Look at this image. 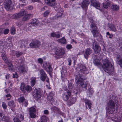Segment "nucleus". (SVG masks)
<instances>
[{"instance_id":"f257e3e1","label":"nucleus","mask_w":122,"mask_h":122,"mask_svg":"<svg viewBox=\"0 0 122 122\" xmlns=\"http://www.w3.org/2000/svg\"><path fill=\"white\" fill-rule=\"evenodd\" d=\"M103 65L102 67L105 72L111 73L113 71L114 68L108 59L106 58L102 60Z\"/></svg>"},{"instance_id":"f03ea898","label":"nucleus","mask_w":122,"mask_h":122,"mask_svg":"<svg viewBox=\"0 0 122 122\" xmlns=\"http://www.w3.org/2000/svg\"><path fill=\"white\" fill-rule=\"evenodd\" d=\"M26 12L24 10V9H21L20 12L17 14H15L13 15L12 16V18L13 19H17L21 17L22 16L25 15L22 20L23 21H25L29 20L30 18L31 14H26Z\"/></svg>"},{"instance_id":"7ed1b4c3","label":"nucleus","mask_w":122,"mask_h":122,"mask_svg":"<svg viewBox=\"0 0 122 122\" xmlns=\"http://www.w3.org/2000/svg\"><path fill=\"white\" fill-rule=\"evenodd\" d=\"M78 74L76 76H78L81 77H83L86 74L88 73L85 66L82 64H79L78 65Z\"/></svg>"},{"instance_id":"20e7f679","label":"nucleus","mask_w":122,"mask_h":122,"mask_svg":"<svg viewBox=\"0 0 122 122\" xmlns=\"http://www.w3.org/2000/svg\"><path fill=\"white\" fill-rule=\"evenodd\" d=\"M85 78L84 77H81L79 76H76V83L77 84H80L81 86L83 88H85L87 86L86 83L84 81Z\"/></svg>"},{"instance_id":"39448f33","label":"nucleus","mask_w":122,"mask_h":122,"mask_svg":"<svg viewBox=\"0 0 122 122\" xmlns=\"http://www.w3.org/2000/svg\"><path fill=\"white\" fill-rule=\"evenodd\" d=\"M96 24L93 23L90 25V30L94 37H97L99 35V33L97 30Z\"/></svg>"},{"instance_id":"423d86ee","label":"nucleus","mask_w":122,"mask_h":122,"mask_svg":"<svg viewBox=\"0 0 122 122\" xmlns=\"http://www.w3.org/2000/svg\"><path fill=\"white\" fill-rule=\"evenodd\" d=\"M4 6L7 10L10 11L13 9V4L11 0H5L4 2Z\"/></svg>"},{"instance_id":"0eeeda50","label":"nucleus","mask_w":122,"mask_h":122,"mask_svg":"<svg viewBox=\"0 0 122 122\" xmlns=\"http://www.w3.org/2000/svg\"><path fill=\"white\" fill-rule=\"evenodd\" d=\"M42 67L47 72H51L52 71V69L51 64L48 62H44L43 63Z\"/></svg>"},{"instance_id":"6e6552de","label":"nucleus","mask_w":122,"mask_h":122,"mask_svg":"<svg viewBox=\"0 0 122 122\" xmlns=\"http://www.w3.org/2000/svg\"><path fill=\"white\" fill-rule=\"evenodd\" d=\"M33 97L36 99H38L41 97V90L40 89H35L33 92Z\"/></svg>"},{"instance_id":"1a4fd4ad","label":"nucleus","mask_w":122,"mask_h":122,"mask_svg":"<svg viewBox=\"0 0 122 122\" xmlns=\"http://www.w3.org/2000/svg\"><path fill=\"white\" fill-rule=\"evenodd\" d=\"M20 89L21 90L24 92L26 91L28 92H29L32 90V88L29 85L25 86L23 83H21V84Z\"/></svg>"},{"instance_id":"9d476101","label":"nucleus","mask_w":122,"mask_h":122,"mask_svg":"<svg viewBox=\"0 0 122 122\" xmlns=\"http://www.w3.org/2000/svg\"><path fill=\"white\" fill-rule=\"evenodd\" d=\"M30 46L33 48L38 47L41 45V43L38 40H36L32 41L30 44Z\"/></svg>"},{"instance_id":"9b49d317","label":"nucleus","mask_w":122,"mask_h":122,"mask_svg":"<svg viewBox=\"0 0 122 122\" xmlns=\"http://www.w3.org/2000/svg\"><path fill=\"white\" fill-rule=\"evenodd\" d=\"M39 71L41 75L40 79L41 80L44 81L47 78V75L43 69H41Z\"/></svg>"},{"instance_id":"f8f14e48","label":"nucleus","mask_w":122,"mask_h":122,"mask_svg":"<svg viewBox=\"0 0 122 122\" xmlns=\"http://www.w3.org/2000/svg\"><path fill=\"white\" fill-rule=\"evenodd\" d=\"M71 94L70 92L65 91L62 94V97L64 100L66 101H67L69 98Z\"/></svg>"},{"instance_id":"ddd939ff","label":"nucleus","mask_w":122,"mask_h":122,"mask_svg":"<svg viewBox=\"0 0 122 122\" xmlns=\"http://www.w3.org/2000/svg\"><path fill=\"white\" fill-rule=\"evenodd\" d=\"M65 53V51L62 48H59L57 49L55 52L57 56H61L64 55Z\"/></svg>"},{"instance_id":"4468645a","label":"nucleus","mask_w":122,"mask_h":122,"mask_svg":"<svg viewBox=\"0 0 122 122\" xmlns=\"http://www.w3.org/2000/svg\"><path fill=\"white\" fill-rule=\"evenodd\" d=\"M83 100L85 103L86 108H89L91 110L92 105L91 101L86 98L83 99Z\"/></svg>"},{"instance_id":"2eb2a0df","label":"nucleus","mask_w":122,"mask_h":122,"mask_svg":"<svg viewBox=\"0 0 122 122\" xmlns=\"http://www.w3.org/2000/svg\"><path fill=\"white\" fill-rule=\"evenodd\" d=\"M54 92H51L49 94L48 97V100L50 102L52 103L54 101Z\"/></svg>"},{"instance_id":"dca6fc26","label":"nucleus","mask_w":122,"mask_h":122,"mask_svg":"<svg viewBox=\"0 0 122 122\" xmlns=\"http://www.w3.org/2000/svg\"><path fill=\"white\" fill-rule=\"evenodd\" d=\"M30 24L33 26L40 25L39 21L38 19H32Z\"/></svg>"},{"instance_id":"f3484780","label":"nucleus","mask_w":122,"mask_h":122,"mask_svg":"<svg viewBox=\"0 0 122 122\" xmlns=\"http://www.w3.org/2000/svg\"><path fill=\"white\" fill-rule=\"evenodd\" d=\"M107 107L108 108L113 109L115 107V102L112 100H109L107 102Z\"/></svg>"},{"instance_id":"a211bd4d","label":"nucleus","mask_w":122,"mask_h":122,"mask_svg":"<svg viewBox=\"0 0 122 122\" xmlns=\"http://www.w3.org/2000/svg\"><path fill=\"white\" fill-rule=\"evenodd\" d=\"M91 3L92 6L96 7V8L98 9L100 6V3L96 0H91Z\"/></svg>"},{"instance_id":"6ab92c4d","label":"nucleus","mask_w":122,"mask_h":122,"mask_svg":"<svg viewBox=\"0 0 122 122\" xmlns=\"http://www.w3.org/2000/svg\"><path fill=\"white\" fill-rule=\"evenodd\" d=\"M89 0H83L81 2V6L82 8H85L87 9L88 6L89 4Z\"/></svg>"},{"instance_id":"aec40b11","label":"nucleus","mask_w":122,"mask_h":122,"mask_svg":"<svg viewBox=\"0 0 122 122\" xmlns=\"http://www.w3.org/2000/svg\"><path fill=\"white\" fill-rule=\"evenodd\" d=\"M76 101V99L75 97H71L67 100V104L68 105L70 106L74 103Z\"/></svg>"},{"instance_id":"412c9836","label":"nucleus","mask_w":122,"mask_h":122,"mask_svg":"<svg viewBox=\"0 0 122 122\" xmlns=\"http://www.w3.org/2000/svg\"><path fill=\"white\" fill-rule=\"evenodd\" d=\"M55 0H45V2L51 6H53L55 5Z\"/></svg>"},{"instance_id":"4be33fe9","label":"nucleus","mask_w":122,"mask_h":122,"mask_svg":"<svg viewBox=\"0 0 122 122\" xmlns=\"http://www.w3.org/2000/svg\"><path fill=\"white\" fill-rule=\"evenodd\" d=\"M92 52V50L90 48H88L86 50L85 54L84 55L85 58L86 59L87 58L88 56L90 55Z\"/></svg>"},{"instance_id":"5701e85b","label":"nucleus","mask_w":122,"mask_h":122,"mask_svg":"<svg viewBox=\"0 0 122 122\" xmlns=\"http://www.w3.org/2000/svg\"><path fill=\"white\" fill-rule=\"evenodd\" d=\"M108 27L110 29V30L113 32H116L117 30L114 25L111 23H109L108 24Z\"/></svg>"},{"instance_id":"b1692460","label":"nucleus","mask_w":122,"mask_h":122,"mask_svg":"<svg viewBox=\"0 0 122 122\" xmlns=\"http://www.w3.org/2000/svg\"><path fill=\"white\" fill-rule=\"evenodd\" d=\"M8 105L12 110L15 106L14 101L13 100L9 102L8 103Z\"/></svg>"},{"instance_id":"393cba45","label":"nucleus","mask_w":122,"mask_h":122,"mask_svg":"<svg viewBox=\"0 0 122 122\" xmlns=\"http://www.w3.org/2000/svg\"><path fill=\"white\" fill-rule=\"evenodd\" d=\"M93 92L94 91L92 88L90 87L88 88L87 91V94L88 95H89V97L92 96Z\"/></svg>"},{"instance_id":"a878e982","label":"nucleus","mask_w":122,"mask_h":122,"mask_svg":"<svg viewBox=\"0 0 122 122\" xmlns=\"http://www.w3.org/2000/svg\"><path fill=\"white\" fill-rule=\"evenodd\" d=\"M30 83L32 86H33L35 85L36 83V78L32 77L30 78Z\"/></svg>"},{"instance_id":"bb28decb","label":"nucleus","mask_w":122,"mask_h":122,"mask_svg":"<svg viewBox=\"0 0 122 122\" xmlns=\"http://www.w3.org/2000/svg\"><path fill=\"white\" fill-rule=\"evenodd\" d=\"M67 71L66 70H63L61 71V77L62 79H63V78H65L67 76Z\"/></svg>"},{"instance_id":"cd10ccee","label":"nucleus","mask_w":122,"mask_h":122,"mask_svg":"<svg viewBox=\"0 0 122 122\" xmlns=\"http://www.w3.org/2000/svg\"><path fill=\"white\" fill-rule=\"evenodd\" d=\"M73 85H72L71 83H69L68 85V88L69 89H66V91L70 92L71 93V92H72V90H73Z\"/></svg>"},{"instance_id":"c85d7f7f","label":"nucleus","mask_w":122,"mask_h":122,"mask_svg":"<svg viewBox=\"0 0 122 122\" xmlns=\"http://www.w3.org/2000/svg\"><path fill=\"white\" fill-rule=\"evenodd\" d=\"M115 122H121L122 120V118L119 116H117L114 117V119H113Z\"/></svg>"},{"instance_id":"c756f323","label":"nucleus","mask_w":122,"mask_h":122,"mask_svg":"<svg viewBox=\"0 0 122 122\" xmlns=\"http://www.w3.org/2000/svg\"><path fill=\"white\" fill-rule=\"evenodd\" d=\"M111 8L114 11H117L119 9V6L117 5H113L111 7Z\"/></svg>"},{"instance_id":"7c9ffc66","label":"nucleus","mask_w":122,"mask_h":122,"mask_svg":"<svg viewBox=\"0 0 122 122\" xmlns=\"http://www.w3.org/2000/svg\"><path fill=\"white\" fill-rule=\"evenodd\" d=\"M57 41L61 44H66V40L64 37L58 40Z\"/></svg>"},{"instance_id":"2f4dec72","label":"nucleus","mask_w":122,"mask_h":122,"mask_svg":"<svg viewBox=\"0 0 122 122\" xmlns=\"http://www.w3.org/2000/svg\"><path fill=\"white\" fill-rule=\"evenodd\" d=\"M109 108H108L107 109V108L106 107L107 109V113L110 114H112L114 113L115 111V109L114 108L111 109Z\"/></svg>"},{"instance_id":"473e14b6","label":"nucleus","mask_w":122,"mask_h":122,"mask_svg":"<svg viewBox=\"0 0 122 122\" xmlns=\"http://www.w3.org/2000/svg\"><path fill=\"white\" fill-rule=\"evenodd\" d=\"M103 5L104 7L106 8H107L110 5V2L108 0L104 2L103 4Z\"/></svg>"},{"instance_id":"72a5a7b5","label":"nucleus","mask_w":122,"mask_h":122,"mask_svg":"<svg viewBox=\"0 0 122 122\" xmlns=\"http://www.w3.org/2000/svg\"><path fill=\"white\" fill-rule=\"evenodd\" d=\"M51 36L53 37H55L56 38H59L60 37V35L59 34H56L54 32L51 33Z\"/></svg>"},{"instance_id":"f704fd0d","label":"nucleus","mask_w":122,"mask_h":122,"mask_svg":"<svg viewBox=\"0 0 122 122\" xmlns=\"http://www.w3.org/2000/svg\"><path fill=\"white\" fill-rule=\"evenodd\" d=\"M1 56L3 59L4 61L5 62L7 63L8 62V60L6 55L4 53H3L1 55Z\"/></svg>"},{"instance_id":"c9c22d12","label":"nucleus","mask_w":122,"mask_h":122,"mask_svg":"<svg viewBox=\"0 0 122 122\" xmlns=\"http://www.w3.org/2000/svg\"><path fill=\"white\" fill-rule=\"evenodd\" d=\"M29 114L30 115L29 117H30L32 118H35L36 117V113L29 112Z\"/></svg>"},{"instance_id":"e433bc0d","label":"nucleus","mask_w":122,"mask_h":122,"mask_svg":"<svg viewBox=\"0 0 122 122\" xmlns=\"http://www.w3.org/2000/svg\"><path fill=\"white\" fill-rule=\"evenodd\" d=\"M94 48H95L93 49H94V51L96 53H99L101 50V47L99 45Z\"/></svg>"},{"instance_id":"4c0bfd02","label":"nucleus","mask_w":122,"mask_h":122,"mask_svg":"<svg viewBox=\"0 0 122 122\" xmlns=\"http://www.w3.org/2000/svg\"><path fill=\"white\" fill-rule=\"evenodd\" d=\"M98 46H99L98 43L94 41L93 42L92 47V49H94L95 48H95Z\"/></svg>"},{"instance_id":"58836bf2","label":"nucleus","mask_w":122,"mask_h":122,"mask_svg":"<svg viewBox=\"0 0 122 122\" xmlns=\"http://www.w3.org/2000/svg\"><path fill=\"white\" fill-rule=\"evenodd\" d=\"M29 112L36 113V108L34 107H31L29 108Z\"/></svg>"},{"instance_id":"ea45409f","label":"nucleus","mask_w":122,"mask_h":122,"mask_svg":"<svg viewBox=\"0 0 122 122\" xmlns=\"http://www.w3.org/2000/svg\"><path fill=\"white\" fill-rule=\"evenodd\" d=\"M25 100V99L24 97H21L18 99V101L19 103H22Z\"/></svg>"},{"instance_id":"a19ab883","label":"nucleus","mask_w":122,"mask_h":122,"mask_svg":"<svg viewBox=\"0 0 122 122\" xmlns=\"http://www.w3.org/2000/svg\"><path fill=\"white\" fill-rule=\"evenodd\" d=\"M47 118L44 115L42 116L41 118V122H46Z\"/></svg>"},{"instance_id":"79ce46f5","label":"nucleus","mask_w":122,"mask_h":122,"mask_svg":"<svg viewBox=\"0 0 122 122\" xmlns=\"http://www.w3.org/2000/svg\"><path fill=\"white\" fill-rule=\"evenodd\" d=\"M96 65H100L101 63L100 62L99 60L98 59L95 60L93 62Z\"/></svg>"},{"instance_id":"37998d69","label":"nucleus","mask_w":122,"mask_h":122,"mask_svg":"<svg viewBox=\"0 0 122 122\" xmlns=\"http://www.w3.org/2000/svg\"><path fill=\"white\" fill-rule=\"evenodd\" d=\"M117 63L119 64L122 67V59H119V58H117Z\"/></svg>"},{"instance_id":"c03bdc74","label":"nucleus","mask_w":122,"mask_h":122,"mask_svg":"<svg viewBox=\"0 0 122 122\" xmlns=\"http://www.w3.org/2000/svg\"><path fill=\"white\" fill-rule=\"evenodd\" d=\"M28 101L25 99L23 103H22V105L25 107H26L28 105Z\"/></svg>"},{"instance_id":"a18cd8bd","label":"nucleus","mask_w":122,"mask_h":122,"mask_svg":"<svg viewBox=\"0 0 122 122\" xmlns=\"http://www.w3.org/2000/svg\"><path fill=\"white\" fill-rule=\"evenodd\" d=\"M15 28L14 26H12L10 29L11 33L13 34H14L15 33Z\"/></svg>"},{"instance_id":"49530a36","label":"nucleus","mask_w":122,"mask_h":122,"mask_svg":"<svg viewBox=\"0 0 122 122\" xmlns=\"http://www.w3.org/2000/svg\"><path fill=\"white\" fill-rule=\"evenodd\" d=\"M22 54V53L18 51L15 52V56L17 57H20Z\"/></svg>"},{"instance_id":"de8ad7c7","label":"nucleus","mask_w":122,"mask_h":122,"mask_svg":"<svg viewBox=\"0 0 122 122\" xmlns=\"http://www.w3.org/2000/svg\"><path fill=\"white\" fill-rule=\"evenodd\" d=\"M19 69V70L22 73L24 72L25 71V68L23 66H20Z\"/></svg>"},{"instance_id":"09e8293b","label":"nucleus","mask_w":122,"mask_h":122,"mask_svg":"<svg viewBox=\"0 0 122 122\" xmlns=\"http://www.w3.org/2000/svg\"><path fill=\"white\" fill-rule=\"evenodd\" d=\"M5 117L3 116V114L0 112V119H1L3 121H5Z\"/></svg>"},{"instance_id":"8fccbe9b","label":"nucleus","mask_w":122,"mask_h":122,"mask_svg":"<svg viewBox=\"0 0 122 122\" xmlns=\"http://www.w3.org/2000/svg\"><path fill=\"white\" fill-rule=\"evenodd\" d=\"M8 66L9 67V70L10 71L13 70V66L12 64L10 63H9L8 64Z\"/></svg>"},{"instance_id":"3c124183","label":"nucleus","mask_w":122,"mask_h":122,"mask_svg":"<svg viewBox=\"0 0 122 122\" xmlns=\"http://www.w3.org/2000/svg\"><path fill=\"white\" fill-rule=\"evenodd\" d=\"M50 13L49 11V10H47L45 11L43 14V16L44 17H46Z\"/></svg>"},{"instance_id":"603ef678","label":"nucleus","mask_w":122,"mask_h":122,"mask_svg":"<svg viewBox=\"0 0 122 122\" xmlns=\"http://www.w3.org/2000/svg\"><path fill=\"white\" fill-rule=\"evenodd\" d=\"M51 109L54 112L57 111L59 110L58 109L55 107H51Z\"/></svg>"},{"instance_id":"864d4df0","label":"nucleus","mask_w":122,"mask_h":122,"mask_svg":"<svg viewBox=\"0 0 122 122\" xmlns=\"http://www.w3.org/2000/svg\"><path fill=\"white\" fill-rule=\"evenodd\" d=\"M38 63L41 65H42L43 62V59L41 58H39L38 59Z\"/></svg>"},{"instance_id":"5fc2aeb1","label":"nucleus","mask_w":122,"mask_h":122,"mask_svg":"<svg viewBox=\"0 0 122 122\" xmlns=\"http://www.w3.org/2000/svg\"><path fill=\"white\" fill-rule=\"evenodd\" d=\"M5 97L8 98L7 100H9L11 98V96L10 94L8 93L5 95Z\"/></svg>"},{"instance_id":"6e6d98bb","label":"nucleus","mask_w":122,"mask_h":122,"mask_svg":"<svg viewBox=\"0 0 122 122\" xmlns=\"http://www.w3.org/2000/svg\"><path fill=\"white\" fill-rule=\"evenodd\" d=\"M2 106L3 108L4 109H6L7 107L6 104L4 102H2Z\"/></svg>"},{"instance_id":"4d7b16f0","label":"nucleus","mask_w":122,"mask_h":122,"mask_svg":"<svg viewBox=\"0 0 122 122\" xmlns=\"http://www.w3.org/2000/svg\"><path fill=\"white\" fill-rule=\"evenodd\" d=\"M107 36H109V38H110L111 39L113 36V35L112 34H110L109 32H107L106 33Z\"/></svg>"},{"instance_id":"13d9d810","label":"nucleus","mask_w":122,"mask_h":122,"mask_svg":"<svg viewBox=\"0 0 122 122\" xmlns=\"http://www.w3.org/2000/svg\"><path fill=\"white\" fill-rule=\"evenodd\" d=\"M20 43H21L20 47H22L23 46H24L25 44V43L24 40H21L20 41Z\"/></svg>"},{"instance_id":"bf43d9fd","label":"nucleus","mask_w":122,"mask_h":122,"mask_svg":"<svg viewBox=\"0 0 122 122\" xmlns=\"http://www.w3.org/2000/svg\"><path fill=\"white\" fill-rule=\"evenodd\" d=\"M14 122H21L20 120L17 118L15 117L14 119Z\"/></svg>"},{"instance_id":"052dcab7","label":"nucleus","mask_w":122,"mask_h":122,"mask_svg":"<svg viewBox=\"0 0 122 122\" xmlns=\"http://www.w3.org/2000/svg\"><path fill=\"white\" fill-rule=\"evenodd\" d=\"M67 61L68 62V65L69 66L71 65V59L70 58H68L67 59Z\"/></svg>"},{"instance_id":"680f3d73","label":"nucleus","mask_w":122,"mask_h":122,"mask_svg":"<svg viewBox=\"0 0 122 122\" xmlns=\"http://www.w3.org/2000/svg\"><path fill=\"white\" fill-rule=\"evenodd\" d=\"M72 92H73L75 93V94H77L78 92V91L76 89H74V88L73 90H72Z\"/></svg>"},{"instance_id":"e2e57ef3","label":"nucleus","mask_w":122,"mask_h":122,"mask_svg":"<svg viewBox=\"0 0 122 122\" xmlns=\"http://www.w3.org/2000/svg\"><path fill=\"white\" fill-rule=\"evenodd\" d=\"M9 32V30L8 29H5L4 30V33L5 34H7Z\"/></svg>"},{"instance_id":"0e129e2a","label":"nucleus","mask_w":122,"mask_h":122,"mask_svg":"<svg viewBox=\"0 0 122 122\" xmlns=\"http://www.w3.org/2000/svg\"><path fill=\"white\" fill-rule=\"evenodd\" d=\"M66 47L67 49H71L72 48V46L71 44H68L67 45Z\"/></svg>"},{"instance_id":"69168bd1","label":"nucleus","mask_w":122,"mask_h":122,"mask_svg":"<svg viewBox=\"0 0 122 122\" xmlns=\"http://www.w3.org/2000/svg\"><path fill=\"white\" fill-rule=\"evenodd\" d=\"M116 97L115 96H112L110 98L111 100H113L115 101L116 99Z\"/></svg>"},{"instance_id":"338daca9","label":"nucleus","mask_w":122,"mask_h":122,"mask_svg":"<svg viewBox=\"0 0 122 122\" xmlns=\"http://www.w3.org/2000/svg\"><path fill=\"white\" fill-rule=\"evenodd\" d=\"M33 8V6L32 5H29L27 7V9L29 10H32Z\"/></svg>"},{"instance_id":"774afa93","label":"nucleus","mask_w":122,"mask_h":122,"mask_svg":"<svg viewBox=\"0 0 122 122\" xmlns=\"http://www.w3.org/2000/svg\"><path fill=\"white\" fill-rule=\"evenodd\" d=\"M49 113V112L47 110H45L44 111V114L47 115Z\"/></svg>"}]
</instances>
